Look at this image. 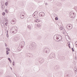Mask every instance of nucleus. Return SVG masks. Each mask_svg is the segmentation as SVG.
<instances>
[{
	"label": "nucleus",
	"instance_id": "nucleus-1",
	"mask_svg": "<svg viewBox=\"0 0 77 77\" xmlns=\"http://www.w3.org/2000/svg\"><path fill=\"white\" fill-rule=\"evenodd\" d=\"M55 38H56L57 39L58 41H62V36L60 35H56V37H55Z\"/></svg>",
	"mask_w": 77,
	"mask_h": 77
},
{
	"label": "nucleus",
	"instance_id": "nucleus-2",
	"mask_svg": "<svg viewBox=\"0 0 77 77\" xmlns=\"http://www.w3.org/2000/svg\"><path fill=\"white\" fill-rule=\"evenodd\" d=\"M70 18H74L75 17V14L74 13H73L72 14V13L70 12Z\"/></svg>",
	"mask_w": 77,
	"mask_h": 77
},
{
	"label": "nucleus",
	"instance_id": "nucleus-3",
	"mask_svg": "<svg viewBox=\"0 0 77 77\" xmlns=\"http://www.w3.org/2000/svg\"><path fill=\"white\" fill-rule=\"evenodd\" d=\"M67 28L69 30L71 29L72 28V25L71 24H69L67 26Z\"/></svg>",
	"mask_w": 77,
	"mask_h": 77
},
{
	"label": "nucleus",
	"instance_id": "nucleus-4",
	"mask_svg": "<svg viewBox=\"0 0 77 77\" xmlns=\"http://www.w3.org/2000/svg\"><path fill=\"white\" fill-rule=\"evenodd\" d=\"M16 21H17V20L15 19H14L11 20V23L12 24H15L16 23Z\"/></svg>",
	"mask_w": 77,
	"mask_h": 77
},
{
	"label": "nucleus",
	"instance_id": "nucleus-5",
	"mask_svg": "<svg viewBox=\"0 0 77 77\" xmlns=\"http://www.w3.org/2000/svg\"><path fill=\"white\" fill-rule=\"evenodd\" d=\"M24 15H25V13L22 12L20 16L21 18H22V19L24 18Z\"/></svg>",
	"mask_w": 77,
	"mask_h": 77
},
{
	"label": "nucleus",
	"instance_id": "nucleus-6",
	"mask_svg": "<svg viewBox=\"0 0 77 77\" xmlns=\"http://www.w3.org/2000/svg\"><path fill=\"white\" fill-rule=\"evenodd\" d=\"M39 15L40 17H44L45 15V13L43 12H41L39 13Z\"/></svg>",
	"mask_w": 77,
	"mask_h": 77
},
{
	"label": "nucleus",
	"instance_id": "nucleus-7",
	"mask_svg": "<svg viewBox=\"0 0 77 77\" xmlns=\"http://www.w3.org/2000/svg\"><path fill=\"white\" fill-rule=\"evenodd\" d=\"M35 22H37V23H39V22H40V20H39L36 19L35 20Z\"/></svg>",
	"mask_w": 77,
	"mask_h": 77
},
{
	"label": "nucleus",
	"instance_id": "nucleus-8",
	"mask_svg": "<svg viewBox=\"0 0 77 77\" xmlns=\"http://www.w3.org/2000/svg\"><path fill=\"white\" fill-rule=\"evenodd\" d=\"M37 27H41V24H38L37 25H36Z\"/></svg>",
	"mask_w": 77,
	"mask_h": 77
},
{
	"label": "nucleus",
	"instance_id": "nucleus-9",
	"mask_svg": "<svg viewBox=\"0 0 77 77\" xmlns=\"http://www.w3.org/2000/svg\"><path fill=\"white\" fill-rule=\"evenodd\" d=\"M5 22L8 21V20H7V18H5Z\"/></svg>",
	"mask_w": 77,
	"mask_h": 77
},
{
	"label": "nucleus",
	"instance_id": "nucleus-10",
	"mask_svg": "<svg viewBox=\"0 0 77 77\" xmlns=\"http://www.w3.org/2000/svg\"><path fill=\"white\" fill-rule=\"evenodd\" d=\"M5 5L6 6H8V2H5Z\"/></svg>",
	"mask_w": 77,
	"mask_h": 77
},
{
	"label": "nucleus",
	"instance_id": "nucleus-11",
	"mask_svg": "<svg viewBox=\"0 0 77 77\" xmlns=\"http://www.w3.org/2000/svg\"><path fill=\"white\" fill-rule=\"evenodd\" d=\"M8 60H9L10 62L11 63V62H12V61L11 60V59H10V58H8Z\"/></svg>",
	"mask_w": 77,
	"mask_h": 77
},
{
	"label": "nucleus",
	"instance_id": "nucleus-12",
	"mask_svg": "<svg viewBox=\"0 0 77 77\" xmlns=\"http://www.w3.org/2000/svg\"><path fill=\"white\" fill-rule=\"evenodd\" d=\"M6 54H9V52L8 51H6Z\"/></svg>",
	"mask_w": 77,
	"mask_h": 77
},
{
	"label": "nucleus",
	"instance_id": "nucleus-13",
	"mask_svg": "<svg viewBox=\"0 0 77 77\" xmlns=\"http://www.w3.org/2000/svg\"><path fill=\"white\" fill-rule=\"evenodd\" d=\"M8 23L7 22L5 23V25L6 26H8Z\"/></svg>",
	"mask_w": 77,
	"mask_h": 77
},
{
	"label": "nucleus",
	"instance_id": "nucleus-14",
	"mask_svg": "<svg viewBox=\"0 0 77 77\" xmlns=\"http://www.w3.org/2000/svg\"><path fill=\"white\" fill-rule=\"evenodd\" d=\"M6 49L7 50H8V51H10L9 49V48H7Z\"/></svg>",
	"mask_w": 77,
	"mask_h": 77
},
{
	"label": "nucleus",
	"instance_id": "nucleus-15",
	"mask_svg": "<svg viewBox=\"0 0 77 77\" xmlns=\"http://www.w3.org/2000/svg\"><path fill=\"white\" fill-rule=\"evenodd\" d=\"M5 12L6 13H8V10H7V9H6L5 10Z\"/></svg>",
	"mask_w": 77,
	"mask_h": 77
},
{
	"label": "nucleus",
	"instance_id": "nucleus-16",
	"mask_svg": "<svg viewBox=\"0 0 77 77\" xmlns=\"http://www.w3.org/2000/svg\"><path fill=\"white\" fill-rule=\"evenodd\" d=\"M2 14L3 15H5V12H3L2 13Z\"/></svg>",
	"mask_w": 77,
	"mask_h": 77
},
{
	"label": "nucleus",
	"instance_id": "nucleus-17",
	"mask_svg": "<svg viewBox=\"0 0 77 77\" xmlns=\"http://www.w3.org/2000/svg\"><path fill=\"white\" fill-rule=\"evenodd\" d=\"M55 20H58V18L57 17H56L55 18Z\"/></svg>",
	"mask_w": 77,
	"mask_h": 77
},
{
	"label": "nucleus",
	"instance_id": "nucleus-18",
	"mask_svg": "<svg viewBox=\"0 0 77 77\" xmlns=\"http://www.w3.org/2000/svg\"><path fill=\"white\" fill-rule=\"evenodd\" d=\"M72 51H74V49L73 48H72Z\"/></svg>",
	"mask_w": 77,
	"mask_h": 77
},
{
	"label": "nucleus",
	"instance_id": "nucleus-19",
	"mask_svg": "<svg viewBox=\"0 0 77 77\" xmlns=\"http://www.w3.org/2000/svg\"><path fill=\"white\" fill-rule=\"evenodd\" d=\"M60 29H61V30L63 29V27H62V28H61V27L60 28Z\"/></svg>",
	"mask_w": 77,
	"mask_h": 77
},
{
	"label": "nucleus",
	"instance_id": "nucleus-20",
	"mask_svg": "<svg viewBox=\"0 0 77 77\" xmlns=\"http://www.w3.org/2000/svg\"><path fill=\"white\" fill-rule=\"evenodd\" d=\"M68 44L69 45H70V43H69V42H68Z\"/></svg>",
	"mask_w": 77,
	"mask_h": 77
},
{
	"label": "nucleus",
	"instance_id": "nucleus-21",
	"mask_svg": "<svg viewBox=\"0 0 77 77\" xmlns=\"http://www.w3.org/2000/svg\"><path fill=\"white\" fill-rule=\"evenodd\" d=\"M35 13H36V12H35L34 14H33V15H35Z\"/></svg>",
	"mask_w": 77,
	"mask_h": 77
},
{
	"label": "nucleus",
	"instance_id": "nucleus-22",
	"mask_svg": "<svg viewBox=\"0 0 77 77\" xmlns=\"http://www.w3.org/2000/svg\"><path fill=\"white\" fill-rule=\"evenodd\" d=\"M69 48H70V46H69Z\"/></svg>",
	"mask_w": 77,
	"mask_h": 77
},
{
	"label": "nucleus",
	"instance_id": "nucleus-23",
	"mask_svg": "<svg viewBox=\"0 0 77 77\" xmlns=\"http://www.w3.org/2000/svg\"><path fill=\"white\" fill-rule=\"evenodd\" d=\"M7 36V37L8 38V36Z\"/></svg>",
	"mask_w": 77,
	"mask_h": 77
},
{
	"label": "nucleus",
	"instance_id": "nucleus-24",
	"mask_svg": "<svg viewBox=\"0 0 77 77\" xmlns=\"http://www.w3.org/2000/svg\"><path fill=\"white\" fill-rule=\"evenodd\" d=\"M29 26V28H30V26Z\"/></svg>",
	"mask_w": 77,
	"mask_h": 77
}]
</instances>
